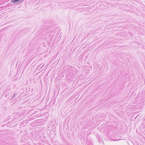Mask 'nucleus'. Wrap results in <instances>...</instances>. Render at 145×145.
<instances>
[{
    "label": "nucleus",
    "instance_id": "obj_1",
    "mask_svg": "<svg viewBox=\"0 0 145 145\" xmlns=\"http://www.w3.org/2000/svg\"><path fill=\"white\" fill-rule=\"evenodd\" d=\"M22 0H11V2L13 3H16L18 1H20Z\"/></svg>",
    "mask_w": 145,
    "mask_h": 145
}]
</instances>
